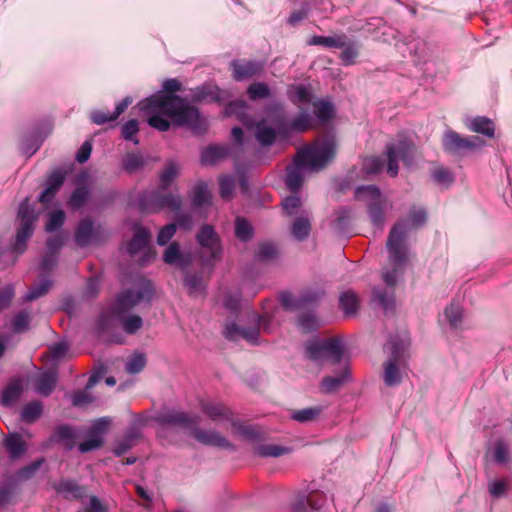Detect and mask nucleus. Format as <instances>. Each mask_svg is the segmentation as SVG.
Masks as SVG:
<instances>
[{
  "label": "nucleus",
  "mask_w": 512,
  "mask_h": 512,
  "mask_svg": "<svg viewBox=\"0 0 512 512\" xmlns=\"http://www.w3.org/2000/svg\"><path fill=\"white\" fill-rule=\"evenodd\" d=\"M413 150V143L405 138L399 139L395 142H390L386 145V172L389 176L396 177L398 175L399 160H401L405 165H410L412 163Z\"/></svg>",
  "instance_id": "nucleus-11"
},
{
  "label": "nucleus",
  "mask_w": 512,
  "mask_h": 512,
  "mask_svg": "<svg viewBox=\"0 0 512 512\" xmlns=\"http://www.w3.org/2000/svg\"><path fill=\"white\" fill-rule=\"evenodd\" d=\"M184 285L188 289L190 296H197L204 294L206 291V285L203 280L201 272L189 273L187 272L184 276Z\"/></svg>",
  "instance_id": "nucleus-40"
},
{
  "label": "nucleus",
  "mask_w": 512,
  "mask_h": 512,
  "mask_svg": "<svg viewBox=\"0 0 512 512\" xmlns=\"http://www.w3.org/2000/svg\"><path fill=\"white\" fill-rule=\"evenodd\" d=\"M315 115L320 121H328L334 116V105L330 101L319 100L313 104Z\"/></svg>",
  "instance_id": "nucleus-56"
},
{
  "label": "nucleus",
  "mask_w": 512,
  "mask_h": 512,
  "mask_svg": "<svg viewBox=\"0 0 512 512\" xmlns=\"http://www.w3.org/2000/svg\"><path fill=\"white\" fill-rule=\"evenodd\" d=\"M343 42L344 45L339 48L342 49L339 59L345 66L353 65L360 54V44L357 40L349 38L346 34Z\"/></svg>",
  "instance_id": "nucleus-33"
},
{
  "label": "nucleus",
  "mask_w": 512,
  "mask_h": 512,
  "mask_svg": "<svg viewBox=\"0 0 512 512\" xmlns=\"http://www.w3.org/2000/svg\"><path fill=\"white\" fill-rule=\"evenodd\" d=\"M249 105L245 100L238 99L229 102L224 108L225 116H235L244 127L254 128V118L248 114Z\"/></svg>",
  "instance_id": "nucleus-21"
},
{
  "label": "nucleus",
  "mask_w": 512,
  "mask_h": 512,
  "mask_svg": "<svg viewBox=\"0 0 512 512\" xmlns=\"http://www.w3.org/2000/svg\"><path fill=\"white\" fill-rule=\"evenodd\" d=\"M219 193L222 199L230 200L234 194L235 179L231 175H222L218 179Z\"/></svg>",
  "instance_id": "nucleus-55"
},
{
  "label": "nucleus",
  "mask_w": 512,
  "mask_h": 512,
  "mask_svg": "<svg viewBox=\"0 0 512 512\" xmlns=\"http://www.w3.org/2000/svg\"><path fill=\"white\" fill-rule=\"evenodd\" d=\"M339 304L346 316H352L357 312L360 301L355 292L347 290L341 293Z\"/></svg>",
  "instance_id": "nucleus-42"
},
{
  "label": "nucleus",
  "mask_w": 512,
  "mask_h": 512,
  "mask_svg": "<svg viewBox=\"0 0 512 512\" xmlns=\"http://www.w3.org/2000/svg\"><path fill=\"white\" fill-rule=\"evenodd\" d=\"M385 159L381 156L367 157L363 161V170L366 174H377L385 167Z\"/></svg>",
  "instance_id": "nucleus-63"
},
{
  "label": "nucleus",
  "mask_w": 512,
  "mask_h": 512,
  "mask_svg": "<svg viewBox=\"0 0 512 512\" xmlns=\"http://www.w3.org/2000/svg\"><path fill=\"white\" fill-rule=\"evenodd\" d=\"M146 365V357L142 353L133 354L125 364L126 371L129 374H138Z\"/></svg>",
  "instance_id": "nucleus-61"
},
{
  "label": "nucleus",
  "mask_w": 512,
  "mask_h": 512,
  "mask_svg": "<svg viewBox=\"0 0 512 512\" xmlns=\"http://www.w3.org/2000/svg\"><path fill=\"white\" fill-rule=\"evenodd\" d=\"M145 164L143 157L140 154L128 153L122 159V168L129 173L141 169Z\"/></svg>",
  "instance_id": "nucleus-59"
},
{
  "label": "nucleus",
  "mask_w": 512,
  "mask_h": 512,
  "mask_svg": "<svg viewBox=\"0 0 512 512\" xmlns=\"http://www.w3.org/2000/svg\"><path fill=\"white\" fill-rule=\"evenodd\" d=\"M290 100L294 104H308L311 102V93L304 85H296L288 90Z\"/></svg>",
  "instance_id": "nucleus-51"
},
{
  "label": "nucleus",
  "mask_w": 512,
  "mask_h": 512,
  "mask_svg": "<svg viewBox=\"0 0 512 512\" xmlns=\"http://www.w3.org/2000/svg\"><path fill=\"white\" fill-rule=\"evenodd\" d=\"M306 354L309 359L315 362L330 360L338 364L344 357V343L340 337L325 339H313L306 344Z\"/></svg>",
  "instance_id": "nucleus-8"
},
{
  "label": "nucleus",
  "mask_w": 512,
  "mask_h": 512,
  "mask_svg": "<svg viewBox=\"0 0 512 512\" xmlns=\"http://www.w3.org/2000/svg\"><path fill=\"white\" fill-rule=\"evenodd\" d=\"M138 206L143 212H158L162 209L177 212L182 207V198L177 193L168 192L167 189L157 187L141 193L138 198Z\"/></svg>",
  "instance_id": "nucleus-6"
},
{
  "label": "nucleus",
  "mask_w": 512,
  "mask_h": 512,
  "mask_svg": "<svg viewBox=\"0 0 512 512\" xmlns=\"http://www.w3.org/2000/svg\"><path fill=\"white\" fill-rule=\"evenodd\" d=\"M307 166L303 161L299 162V157L296 155L292 165L288 166L286 172L285 183L291 192H298L303 183V171Z\"/></svg>",
  "instance_id": "nucleus-25"
},
{
  "label": "nucleus",
  "mask_w": 512,
  "mask_h": 512,
  "mask_svg": "<svg viewBox=\"0 0 512 512\" xmlns=\"http://www.w3.org/2000/svg\"><path fill=\"white\" fill-rule=\"evenodd\" d=\"M428 220V213L423 206L413 205L409 208L405 218L398 220L390 229L386 248L391 254L393 262L403 261L405 251L408 249L407 236L412 230L424 226Z\"/></svg>",
  "instance_id": "nucleus-3"
},
{
  "label": "nucleus",
  "mask_w": 512,
  "mask_h": 512,
  "mask_svg": "<svg viewBox=\"0 0 512 512\" xmlns=\"http://www.w3.org/2000/svg\"><path fill=\"white\" fill-rule=\"evenodd\" d=\"M65 217V212L61 209L51 212L45 225V231L52 233L60 229L65 222Z\"/></svg>",
  "instance_id": "nucleus-60"
},
{
  "label": "nucleus",
  "mask_w": 512,
  "mask_h": 512,
  "mask_svg": "<svg viewBox=\"0 0 512 512\" xmlns=\"http://www.w3.org/2000/svg\"><path fill=\"white\" fill-rule=\"evenodd\" d=\"M324 295L323 289H307L299 295L284 291L279 294V301L288 311H302L297 317V324L302 331L308 333L317 330L320 326L313 309Z\"/></svg>",
  "instance_id": "nucleus-2"
},
{
  "label": "nucleus",
  "mask_w": 512,
  "mask_h": 512,
  "mask_svg": "<svg viewBox=\"0 0 512 512\" xmlns=\"http://www.w3.org/2000/svg\"><path fill=\"white\" fill-rule=\"evenodd\" d=\"M190 198L192 206L195 209L210 206L212 202V194L207 183L204 181H198L192 188Z\"/></svg>",
  "instance_id": "nucleus-30"
},
{
  "label": "nucleus",
  "mask_w": 512,
  "mask_h": 512,
  "mask_svg": "<svg viewBox=\"0 0 512 512\" xmlns=\"http://www.w3.org/2000/svg\"><path fill=\"white\" fill-rule=\"evenodd\" d=\"M54 438L57 442L62 443L67 450H72L76 446V432L67 424L59 425L55 429Z\"/></svg>",
  "instance_id": "nucleus-41"
},
{
  "label": "nucleus",
  "mask_w": 512,
  "mask_h": 512,
  "mask_svg": "<svg viewBox=\"0 0 512 512\" xmlns=\"http://www.w3.org/2000/svg\"><path fill=\"white\" fill-rule=\"evenodd\" d=\"M345 34H335L332 36L314 35L307 40L309 46H323L325 48H340L344 45Z\"/></svg>",
  "instance_id": "nucleus-38"
},
{
  "label": "nucleus",
  "mask_w": 512,
  "mask_h": 512,
  "mask_svg": "<svg viewBox=\"0 0 512 512\" xmlns=\"http://www.w3.org/2000/svg\"><path fill=\"white\" fill-rule=\"evenodd\" d=\"M53 488L59 495L68 500H79L86 494L85 487L72 479H61L53 484Z\"/></svg>",
  "instance_id": "nucleus-24"
},
{
  "label": "nucleus",
  "mask_w": 512,
  "mask_h": 512,
  "mask_svg": "<svg viewBox=\"0 0 512 512\" xmlns=\"http://www.w3.org/2000/svg\"><path fill=\"white\" fill-rule=\"evenodd\" d=\"M312 123V117L307 111H301L295 118L288 122L284 115L279 116L275 125L281 138L287 139L293 133H303Z\"/></svg>",
  "instance_id": "nucleus-14"
},
{
  "label": "nucleus",
  "mask_w": 512,
  "mask_h": 512,
  "mask_svg": "<svg viewBox=\"0 0 512 512\" xmlns=\"http://www.w3.org/2000/svg\"><path fill=\"white\" fill-rule=\"evenodd\" d=\"M235 236L241 242H248L253 238L254 229L246 218L240 216L236 217Z\"/></svg>",
  "instance_id": "nucleus-46"
},
{
  "label": "nucleus",
  "mask_w": 512,
  "mask_h": 512,
  "mask_svg": "<svg viewBox=\"0 0 512 512\" xmlns=\"http://www.w3.org/2000/svg\"><path fill=\"white\" fill-rule=\"evenodd\" d=\"M431 177L434 182H436L438 185L448 187L454 182V175L453 173L442 166L436 167L431 172Z\"/></svg>",
  "instance_id": "nucleus-58"
},
{
  "label": "nucleus",
  "mask_w": 512,
  "mask_h": 512,
  "mask_svg": "<svg viewBox=\"0 0 512 512\" xmlns=\"http://www.w3.org/2000/svg\"><path fill=\"white\" fill-rule=\"evenodd\" d=\"M163 260L167 264L176 265L185 268L190 263V257L180 252V246L177 242L171 243L165 250Z\"/></svg>",
  "instance_id": "nucleus-35"
},
{
  "label": "nucleus",
  "mask_w": 512,
  "mask_h": 512,
  "mask_svg": "<svg viewBox=\"0 0 512 512\" xmlns=\"http://www.w3.org/2000/svg\"><path fill=\"white\" fill-rule=\"evenodd\" d=\"M17 219L19 221V227L16 232L15 243L12 250L18 256L26 251L27 242L34 233L35 222L38 219L35 204H30L28 198L21 202Z\"/></svg>",
  "instance_id": "nucleus-7"
},
{
  "label": "nucleus",
  "mask_w": 512,
  "mask_h": 512,
  "mask_svg": "<svg viewBox=\"0 0 512 512\" xmlns=\"http://www.w3.org/2000/svg\"><path fill=\"white\" fill-rule=\"evenodd\" d=\"M358 201L366 204L367 212L373 227L382 230L387 219V213L392 209L390 200L382 194L376 185H360L354 192Z\"/></svg>",
  "instance_id": "nucleus-5"
},
{
  "label": "nucleus",
  "mask_w": 512,
  "mask_h": 512,
  "mask_svg": "<svg viewBox=\"0 0 512 512\" xmlns=\"http://www.w3.org/2000/svg\"><path fill=\"white\" fill-rule=\"evenodd\" d=\"M179 174V166L174 161H169L166 167L159 174V186L162 189H168L171 183Z\"/></svg>",
  "instance_id": "nucleus-48"
},
{
  "label": "nucleus",
  "mask_w": 512,
  "mask_h": 512,
  "mask_svg": "<svg viewBox=\"0 0 512 512\" xmlns=\"http://www.w3.org/2000/svg\"><path fill=\"white\" fill-rule=\"evenodd\" d=\"M401 360L388 359L384 365L383 380L386 386L394 387L401 383L402 374L399 369Z\"/></svg>",
  "instance_id": "nucleus-36"
},
{
  "label": "nucleus",
  "mask_w": 512,
  "mask_h": 512,
  "mask_svg": "<svg viewBox=\"0 0 512 512\" xmlns=\"http://www.w3.org/2000/svg\"><path fill=\"white\" fill-rule=\"evenodd\" d=\"M255 138L261 146H271L274 144L278 134L277 127L272 128L267 125L265 119H261L258 122L254 121Z\"/></svg>",
  "instance_id": "nucleus-31"
},
{
  "label": "nucleus",
  "mask_w": 512,
  "mask_h": 512,
  "mask_svg": "<svg viewBox=\"0 0 512 512\" xmlns=\"http://www.w3.org/2000/svg\"><path fill=\"white\" fill-rule=\"evenodd\" d=\"M134 235L132 239L127 243V252L129 255L134 256L144 251L141 264H145L151 257V250L149 244L151 241V232L148 228L143 227L140 223L133 225Z\"/></svg>",
  "instance_id": "nucleus-15"
},
{
  "label": "nucleus",
  "mask_w": 512,
  "mask_h": 512,
  "mask_svg": "<svg viewBox=\"0 0 512 512\" xmlns=\"http://www.w3.org/2000/svg\"><path fill=\"white\" fill-rule=\"evenodd\" d=\"M200 408L212 421H233L231 411L222 403L214 401H201Z\"/></svg>",
  "instance_id": "nucleus-26"
},
{
  "label": "nucleus",
  "mask_w": 512,
  "mask_h": 512,
  "mask_svg": "<svg viewBox=\"0 0 512 512\" xmlns=\"http://www.w3.org/2000/svg\"><path fill=\"white\" fill-rule=\"evenodd\" d=\"M277 256V248L273 243L263 242L258 246L256 259L261 262H268Z\"/></svg>",
  "instance_id": "nucleus-62"
},
{
  "label": "nucleus",
  "mask_w": 512,
  "mask_h": 512,
  "mask_svg": "<svg viewBox=\"0 0 512 512\" xmlns=\"http://www.w3.org/2000/svg\"><path fill=\"white\" fill-rule=\"evenodd\" d=\"M107 237V232L101 224H95L91 218L80 220L74 234L75 243L84 248L90 244L100 243Z\"/></svg>",
  "instance_id": "nucleus-13"
},
{
  "label": "nucleus",
  "mask_w": 512,
  "mask_h": 512,
  "mask_svg": "<svg viewBox=\"0 0 512 512\" xmlns=\"http://www.w3.org/2000/svg\"><path fill=\"white\" fill-rule=\"evenodd\" d=\"M12 330L15 333L26 332L30 327V316L25 310L20 311L12 319Z\"/></svg>",
  "instance_id": "nucleus-64"
},
{
  "label": "nucleus",
  "mask_w": 512,
  "mask_h": 512,
  "mask_svg": "<svg viewBox=\"0 0 512 512\" xmlns=\"http://www.w3.org/2000/svg\"><path fill=\"white\" fill-rule=\"evenodd\" d=\"M290 512H319L314 506L311 498L305 493L300 492L291 504Z\"/></svg>",
  "instance_id": "nucleus-49"
},
{
  "label": "nucleus",
  "mask_w": 512,
  "mask_h": 512,
  "mask_svg": "<svg viewBox=\"0 0 512 512\" xmlns=\"http://www.w3.org/2000/svg\"><path fill=\"white\" fill-rule=\"evenodd\" d=\"M88 174L82 172L75 179V188L72 191L67 204L72 209L82 208L90 197V188L87 184Z\"/></svg>",
  "instance_id": "nucleus-20"
},
{
  "label": "nucleus",
  "mask_w": 512,
  "mask_h": 512,
  "mask_svg": "<svg viewBox=\"0 0 512 512\" xmlns=\"http://www.w3.org/2000/svg\"><path fill=\"white\" fill-rule=\"evenodd\" d=\"M221 90L218 87L209 88L205 85L198 86L194 89L192 93L193 101H202L207 98H211L213 100L220 99Z\"/></svg>",
  "instance_id": "nucleus-53"
},
{
  "label": "nucleus",
  "mask_w": 512,
  "mask_h": 512,
  "mask_svg": "<svg viewBox=\"0 0 512 512\" xmlns=\"http://www.w3.org/2000/svg\"><path fill=\"white\" fill-rule=\"evenodd\" d=\"M484 145L478 136L463 137L459 133L448 129L442 138V147L445 153L456 158H462Z\"/></svg>",
  "instance_id": "nucleus-10"
},
{
  "label": "nucleus",
  "mask_w": 512,
  "mask_h": 512,
  "mask_svg": "<svg viewBox=\"0 0 512 512\" xmlns=\"http://www.w3.org/2000/svg\"><path fill=\"white\" fill-rule=\"evenodd\" d=\"M57 383V373L53 370L39 374L35 380V390L41 396H49Z\"/></svg>",
  "instance_id": "nucleus-32"
},
{
  "label": "nucleus",
  "mask_w": 512,
  "mask_h": 512,
  "mask_svg": "<svg viewBox=\"0 0 512 512\" xmlns=\"http://www.w3.org/2000/svg\"><path fill=\"white\" fill-rule=\"evenodd\" d=\"M291 452V448L277 444H259L253 449V454L262 458H277Z\"/></svg>",
  "instance_id": "nucleus-37"
},
{
  "label": "nucleus",
  "mask_w": 512,
  "mask_h": 512,
  "mask_svg": "<svg viewBox=\"0 0 512 512\" xmlns=\"http://www.w3.org/2000/svg\"><path fill=\"white\" fill-rule=\"evenodd\" d=\"M492 457L497 464L504 465L509 461V448L504 440L495 441L492 448Z\"/></svg>",
  "instance_id": "nucleus-54"
},
{
  "label": "nucleus",
  "mask_w": 512,
  "mask_h": 512,
  "mask_svg": "<svg viewBox=\"0 0 512 512\" xmlns=\"http://www.w3.org/2000/svg\"><path fill=\"white\" fill-rule=\"evenodd\" d=\"M467 128L475 133L492 138L495 133V126L491 119L484 116L473 117L466 122Z\"/></svg>",
  "instance_id": "nucleus-34"
},
{
  "label": "nucleus",
  "mask_w": 512,
  "mask_h": 512,
  "mask_svg": "<svg viewBox=\"0 0 512 512\" xmlns=\"http://www.w3.org/2000/svg\"><path fill=\"white\" fill-rule=\"evenodd\" d=\"M291 234L298 241L308 238L311 231V223L308 217H297L291 225Z\"/></svg>",
  "instance_id": "nucleus-44"
},
{
  "label": "nucleus",
  "mask_w": 512,
  "mask_h": 512,
  "mask_svg": "<svg viewBox=\"0 0 512 512\" xmlns=\"http://www.w3.org/2000/svg\"><path fill=\"white\" fill-rule=\"evenodd\" d=\"M409 249L405 251V258L398 263L391 260L388 252V261L392 268H384L382 279L385 286H375L372 290L371 303L373 306L382 309L385 313L393 312L395 308V286L400 274L403 273L408 262Z\"/></svg>",
  "instance_id": "nucleus-4"
},
{
  "label": "nucleus",
  "mask_w": 512,
  "mask_h": 512,
  "mask_svg": "<svg viewBox=\"0 0 512 512\" xmlns=\"http://www.w3.org/2000/svg\"><path fill=\"white\" fill-rule=\"evenodd\" d=\"M323 411L321 406L308 407L293 411L291 419L299 423H309L314 421Z\"/></svg>",
  "instance_id": "nucleus-50"
},
{
  "label": "nucleus",
  "mask_w": 512,
  "mask_h": 512,
  "mask_svg": "<svg viewBox=\"0 0 512 512\" xmlns=\"http://www.w3.org/2000/svg\"><path fill=\"white\" fill-rule=\"evenodd\" d=\"M153 296V287L148 283H144L138 289H127L120 293L113 307V315L121 319L123 314L134 308L139 303L149 302Z\"/></svg>",
  "instance_id": "nucleus-12"
},
{
  "label": "nucleus",
  "mask_w": 512,
  "mask_h": 512,
  "mask_svg": "<svg viewBox=\"0 0 512 512\" xmlns=\"http://www.w3.org/2000/svg\"><path fill=\"white\" fill-rule=\"evenodd\" d=\"M158 91L137 103L140 112L148 116V124L158 131H168L171 119L178 126H186L193 133L202 135L206 132L207 121L201 117L197 108L174 94L181 90V83L175 78H168Z\"/></svg>",
  "instance_id": "nucleus-1"
},
{
  "label": "nucleus",
  "mask_w": 512,
  "mask_h": 512,
  "mask_svg": "<svg viewBox=\"0 0 512 512\" xmlns=\"http://www.w3.org/2000/svg\"><path fill=\"white\" fill-rule=\"evenodd\" d=\"M351 380V373L348 366H345L340 373L327 376L322 379L320 388L325 393H333Z\"/></svg>",
  "instance_id": "nucleus-29"
},
{
  "label": "nucleus",
  "mask_w": 512,
  "mask_h": 512,
  "mask_svg": "<svg viewBox=\"0 0 512 512\" xmlns=\"http://www.w3.org/2000/svg\"><path fill=\"white\" fill-rule=\"evenodd\" d=\"M44 462H45V458L41 457V458L33 461L29 465H26V466L20 468L15 473L16 479L20 480V481H25V480L32 478L37 473V471L40 469V467L43 465Z\"/></svg>",
  "instance_id": "nucleus-52"
},
{
  "label": "nucleus",
  "mask_w": 512,
  "mask_h": 512,
  "mask_svg": "<svg viewBox=\"0 0 512 512\" xmlns=\"http://www.w3.org/2000/svg\"><path fill=\"white\" fill-rule=\"evenodd\" d=\"M270 94V88L264 82H255L247 89V95L251 101L268 98Z\"/></svg>",
  "instance_id": "nucleus-57"
},
{
  "label": "nucleus",
  "mask_w": 512,
  "mask_h": 512,
  "mask_svg": "<svg viewBox=\"0 0 512 512\" xmlns=\"http://www.w3.org/2000/svg\"><path fill=\"white\" fill-rule=\"evenodd\" d=\"M52 284L53 283H52L51 279H48V278L42 279L39 283L32 286L26 292V294L22 297L21 302L27 303V302L36 300V299L44 296L45 294L48 293V291L52 287Z\"/></svg>",
  "instance_id": "nucleus-43"
},
{
  "label": "nucleus",
  "mask_w": 512,
  "mask_h": 512,
  "mask_svg": "<svg viewBox=\"0 0 512 512\" xmlns=\"http://www.w3.org/2000/svg\"><path fill=\"white\" fill-rule=\"evenodd\" d=\"M43 412V406L39 401H32L26 404L21 410V420L25 423L31 424L35 422Z\"/></svg>",
  "instance_id": "nucleus-47"
},
{
  "label": "nucleus",
  "mask_w": 512,
  "mask_h": 512,
  "mask_svg": "<svg viewBox=\"0 0 512 512\" xmlns=\"http://www.w3.org/2000/svg\"><path fill=\"white\" fill-rule=\"evenodd\" d=\"M409 344L410 341L407 336H401L399 334L390 335L388 339V346L390 350L389 359L401 360Z\"/></svg>",
  "instance_id": "nucleus-39"
},
{
  "label": "nucleus",
  "mask_w": 512,
  "mask_h": 512,
  "mask_svg": "<svg viewBox=\"0 0 512 512\" xmlns=\"http://www.w3.org/2000/svg\"><path fill=\"white\" fill-rule=\"evenodd\" d=\"M196 240L201 247L210 251V256L205 261L206 264L212 265L216 260L221 258L222 248L220 239L212 225H203L196 234Z\"/></svg>",
  "instance_id": "nucleus-16"
},
{
  "label": "nucleus",
  "mask_w": 512,
  "mask_h": 512,
  "mask_svg": "<svg viewBox=\"0 0 512 512\" xmlns=\"http://www.w3.org/2000/svg\"><path fill=\"white\" fill-rule=\"evenodd\" d=\"M24 391L23 381L19 377L12 378L2 391L0 403L4 407H11Z\"/></svg>",
  "instance_id": "nucleus-28"
},
{
  "label": "nucleus",
  "mask_w": 512,
  "mask_h": 512,
  "mask_svg": "<svg viewBox=\"0 0 512 512\" xmlns=\"http://www.w3.org/2000/svg\"><path fill=\"white\" fill-rule=\"evenodd\" d=\"M336 154V145L333 139H325L320 143H316L302 148L298 151L297 156L299 162L303 161L307 169L311 171H319L323 169Z\"/></svg>",
  "instance_id": "nucleus-9"
},
{
  "label": "nucleus",
  "mask_w": 512,
  "mask_h": 512,
  "mask_svg": "<svg viewBox=\"0 0 512 512\" xmlns=\"http://www.w3.org/2000/svg\"><path fill=\"white\" fill-rule=\"evenodd\" d=\"M155 422L161 426L190 428L198 426L199 417L183 411L167 410L158 413L154 417Z\"/></svg>",
  "instance_id": "nucleus-17"
},
{
  "label": "nucleus",
  "mask_w": 512,
  "mask_h": 512,
  "mask_svg": "<svg viewBox=\"0 0 512 512\" xmlns=\"http://www.w3.org/2000/svg\"><path fill=\"white\" fill-rule=\"evenodd\" d=\"M4 446L10 460H17L27 452V444L19 433H9L4 439Z\"/></svg>",
  "instance_id": "nucleus-27"
},
{
  "label": "nucleus",
  "mask_w": 512,
  "mask_h": 512,
  "mask_svg": "<svg viewBox=\"0 0 512 512\" xmlns=\"http://www.w3.org/2000/svg\"><path fill=\"white\" fill-rule=\"evenodd\" d=\"M192 436L201 444L206 446L219 447L223 449L234 450V445L224 436L212 429H201L197 426L192 427Z\"/></svg>",
  "instance_id": "nucleus-19"
},
{
  "label": "nucleus",
  "mask_w": 512,
  "mask_h": 512,
  "mask_svg": "<svg viewBox=\"0 0 512 512\" xmlns=\"http://www.w3.org/2000/svg\"><path fill=\"white\" fill-rule=\"evenodd\" d=\"M224 337L228 340H237L239 338H243L250 342L251 344H256L258 342L259 337V328H243L237 325L234 322L228 323L224 329Z\"/></svg>",
  "instance_id": "nucleus-23"
},
{
  "label": "nucleus",
  "mask_w": 512,
  "mask_h": 512,
  "mask_svg": "<svg viewBox=\"0 0 512 512\" xmlns=\"http://www.w3.org/2000/svg\"><path fill=\"white\" fill-rule=\"evenodd\" d=\"M232 77L237 82L260 76L264 70V64L257 60L236 59L231 61Z\"/></svg>",
  "instance_id": "nucleus-18"
},
{
  "label": "nucleus",
  "mask_w": 512,
  "mask_h": 512,
  "mask_svg": "<svg viewBox=\"0 0 512 512\" xmlns=\"http://www.w3.org/2000/svg\"><path fill=\"white\" fill-rule=\"evenodd\" d=\"M444 316L450 327L458 330L462 327L463 309L459 304L451 303L444 310Z\"/></svg>",
  "instance_id": "nucleus-45"
},
{
  "label": "nucleus",
  "mask_w": 512,
  "mask_h": 512,
  "mask_svg": "<svg viewBox=\"0 0 512 512\" xmlns=\"http://www.w3.org/2000/svg\"><path fill=\"white\" fill-rule=\"evenodd\" d=\"M231 153L229 145L210 144L201 150L200 162L204 166H213Z\"/></svg>",
  "instance_id": "nucleus-22"
}]
</instances>
